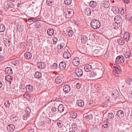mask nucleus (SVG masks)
<instances>
[{"instance_id":"1","label":"nucleus","mask_w":132,"mask_h":132,"mask_svg":"<svg viewBox=\"0 0 132 132\" xmlns=\"http://www.w3.org/2000/svg\"><path fill=\"white\" fill-rule=\"evenodd\" d=\"M74 11L71 9H68L64 10L63 14L65 15L66 18H70L74 14Z\"/></svg>"},{"instance_id":"2","label":"nucleus","mask_w":132,"mask_h":132,"mask_svg":"<svg viewBox=\"0 0 132 132\" xmlns=\"http://www.w3.org/2000/svg\"><path fill=\"white\" fill-rule=\"evenodd\" d=\"M91 27L94 29L99 28L100 27L101 24L100 22L97 20H92L90 22Z\"/></svg>"},{"instance_id":"3","label":"nucleus","mask_w":132,"mask_h":132,"mask_svg":"<svg viewBox=\"0 0 132 132\" xmlns=\"http://www.w3.org/2000/svg\"><path fill=\"white\" fill-rule=\"evenodd\" d=\"M96 75L97 74L95 72L92 71L89 74H87L86 78L89 80H93L96 79L95 77Z\"/></svg>"},{"instance_id":"4","label":"nucleus","mask_w":132,"mask_h":132,"mask_svg":"<svg viewBox=\"0 0 132 132\" xmlns=\"http://www.w3.org/2000/svg\"><path fill=\"white\" fill-rule=\"evenodd\" d=\"M124 60V58L123 56L119 55L116 57V62L117 63H123Z\"/></svg>"},{"instance_id":"5","label":"nucleus","mask_w":132,"mask_h":132,"mask_svg":"<svg viewBox=\"0 0 132 132\" xmlns=\"http://www.w3.org/2000/svg\"><path fill=\"white\" fill-rule=\"evenodd\" d=\"M72 63L75 66H78L80 63L79 59L77 57L74 58L73 60Z\"/></svg>"},{"instance_id":"6","label":"nucleus","mask_w":132,"mask_h":132,"mask_svg":"<svg viewBox=\"0 0 132 132\" xmlns=\"http://www.w3.org/2000/svg\"><path fill=\"white\" fill-rule=\"evenodd\" d=\"M75 73L76 76L78 77H80L82 75L83 72L82 70L80 69H78L76 70Z\"/></svg>"},{"instance_id":"7","label":"nucleus","mask_w":132,"mask_h":132,"mask_svg":"<svg viewBox=\"0 0 132 132\" xmlns=\"http://www.w3.org/2000/svg\"><path fill=\"white\" fill-rule=\"evenodd\" d=\"M114 21L117 23L120 24L122 22V19L121 16L117 15L115 17Z\"/></svg>"},{"instance_id":"8","label":"nucleus","mask_w":132,"mask_h":132,"mask_svg":"<svg viewBox=\"0 0 132 132\" xmlns=\"http://www.w3.org/2000/svg\"><path fill=\"white\" fill-rule=\"evenodd\" d=\"M26 13L28 15H34L33 9L31 8H28L26 11Z\"/></svg>"},{"instance_id":"9","label":"nucleus","mask_w":132,"mask_h":132,"mask_svg":"<svg viewBox=\"0 0 132 132\" xmlns=\"http://www.w3.org/2000/svg\"><path fill=\"white\" fill-rule=\"evenodd\" d=\"M63 56L64 58L68 59L71 57V55L70 52L67 51L64 52Z\"/></svg>"},{"instance_id":"10","label":"nucleus","mask_w":132,"mask_h":132,"mask_svg":"<svg viewBox=\"0 0 132 132\" xmlns=\"http://www.w3.org/2000/svg\"><path fill=\"white\" fill-rule=\"evenodd\" d=\"M63 90L66 93H68L70 90V86L66 85L63 86Z\"/></svg>"},{"instance_id":"11","label":"nucleus","mask_w":132,"mask_h":132,"mask_svg":"<svg viewBox=\"0 0 132 132\" xmlns=\"http://www.w3.org/2000/svg\"><path fill=\"white\" fill-rule=\"evenodd\" d=\"M14 126L13 125L10 124L7 125V129L8 131L12 132L14 130Z\"/></svg>"},{"instance_id":"12","label":"nucleus","mask_w":132,"mask_h":132,"mask_svg":"<svg viewBox=\"0 0 132 132\" xmlns=\"http://www.w3.org/2000/svg\"><path fill=\"white\" fill-rule=\"evenodd\" d=\"M63 78L62 76H59L56 78L55 81L57 84H60L62 82Z\"/></svg>"},{"instance_id":"13","label":"nucleus","mask_w":132,"mask_h":132,"mask_svg":"<svg viewBox=\"0 0 132 132\" xmlns=\"http://www.w3.org/2000/svg\"><path fill=\"white\" fill-rule=\"evenodd\" d=\"M117 115L119 118H122L124 116V113L122 110H119L117 112Z\"/></svg>"},{"instance_id":"14","label":"nucleus","mask_w":132,"mask_h":132,"mask_svg":"<svg viewBox=\"0 0 132 132\" xmlns=\"http://www.w3.org/2000/svg\"><path fill=\"white\" fill-rule=\"evenodd\" d=\"M130 37V33L128 32H126L124 35L123 37L124 39L127 41H128Z\"/></svg>"},{"instance_id":"15","label":"nucleus","mask_w":132,"mask_h":132,"mask_svg":"<svg viewBox=\"0 0 132 132\" xmlns=\"http://www.w3.org/2000/svg\"><path fill=\"white\" fill-rule=\"evenodd\" d=\"M112 94L113 97L114 98H116L119 96V92L117 90H114L112 92Z\"/></svg>"},{"instance_id":"16","label":"nucleus","mask_w":132,"mask_h":132,"mask_svg":"<svg viewBox=\"0 0 132 132\" xmlns=\"http://www.w3.org/2000/svg\"><path fill=\"white\" fill-rule=\"evenodd\" d=\"M92 66L90 65H86L84 67V70L86 72H90L92 70Z\"/></svg>"},{"instance_id":"17","label":"nucleus","mask_w":132,"mask_h":132,"mask_svg":"<svg viewBox=\"0 0 132 132\" xmlns=\"http://www.w3.org/2000/svg\"><path fill=\"white\" fill-rule=\"evenodd\" d=\"M25 57L27 59H30L32 57V54L29 52H26L24 54Z\"/></svg>"},{"instance_id":"18","label":"nucleus","mask_w":132,"mask_h":132,"mask_svg":"<svg viewBox=\"0 0 132 132\" xmlns=\"http://www.w3.org/2000/svg\"><path fill=\"white\" fill-rule=\"evenodd\" d=\"M37 65L39 68L40 69H43L46 66L45 63L41 62L38 63Z\"/></svg>"},{"instance_id":"19","label":"nucleus","mask_w":132,"mask_h":132,"mask_svg":"<svg viewBox=\"0 0 132 132\" xmlns=\"http://www.w3.org/2000/svg\"><path fill=\"white\" fill-rule=\"evenodd\" d=\"M26 89L28 92L30 93L31 92L33 89V86L30 85H27L26 87Z\"/></svg>"},{"instance_id":"20","label":"nucleus","mask_w":132,"mask_h":132,"mask_svg":"<svg viewBox=\"0 0 132 132\" xmlns=\"http://www.w3.org/2000/svg\"><path fill=\"white\" fill-rule=\"evenodd\" d=\"M59 68L61 69H64L66 67V64L65 62L63 61L61 62L59 65Z\"/></svg>"},{"instance_id":"21","label":"nucleus","mask_w":132,"mask_h":132,"mask_svg":"<svg viewBox=\"0 0 132 132\" xmlns=\"http://www.w3.org/2000/svg\"><path fill=\"white\" fill-rule=\"evenodd\" d=\"M77 104L79 106L82 107L84 105V103L83 101L81 100H78L77 102Z\"/></svg>"},{"instance_id":"22","label":"nucleus","mask_w":132,"mask_h":132,"mask_svg":"<svg viewBox=\"0 0 132 132\" xmlns=\"http://www.w3.org/2000/svg\"><path fill=\"white\" fill-rule=\"evenodd\" d=\"M84 12L86 15H89L91 13V10L90 8H86Z\"/></svg>"},{"instance_id":"23","label":"nucleus","mask_w":132,"mask_h":132,"mask_svg":"<svg viewBox=\"0 0 132 132\" xmlns=\"http://www.w3.org/2000/svg\"><path fill=\"white\" fill-rule=\"evenodd\" d=\"M102 3V6H103L105 8H108L110 5L109 2L106 1H104Z\"/></svg>"},{"instance_id":"24","label":"nucleus","mask_w":132,"mask_h":132,"mask_svg":"<svg viewBox=\"0 0 132 132\" xmlns=\"http://www.w3.org/2000/svg\"><path fill=\"white\" fill-rule=\"evenodd\" d=\"M13 79V77L10 75L6 76L5 77L6 80L8 82H10Z\"/></svg>"},{"instance_id":"25","label":"nucleus","mask_w":132,"mask_h":132,"mask_svg":"<svg viewBox=\"0 0 132 132\" xmlns=\"http://www.w3.org/2000/svg\"><path fill=\"white\" fill-rule=\"evenodd\" d=\"M112 10L113 11V13L116 14L119 13L120 11L118 7L116 6L113 7Z\"/></svg>"},{"instance_id":"26","label":"nucleus","mask_w":132,"mask_h":132,"mask_svg":"<svg viewBox=\"0 0 132 132\" xmlns=\"http://www.w3.org/2000/svg\"><path fill=\"white\" fill-rule=\"evenodd\" d=\"M97 5L96 3L94 1H92L90 2L89 3V6L92 8H94Z\"/></svg>"},{"instance_id":"27","label":"nucleus","mask_w":132,"mask_h":132,"mask_svg":"<svg viewBox=\"0 0 132 132\" xmlns=\"http://www.w3.org/2000/svg\"><path fill=\"white\" fill-rule=\"evenodd\" d=\"M87 39L88 38L85 35H83L81 36V40L82 43H86Z\"/></svg>"},{"instance_id":"28","label":"nucleus","mask_w":132,"mask_h":132,"mask_svg":"<svg viewBox=\"0 0 132 132\" xmlns=\"http://www.w3.org/2000/svg\"><path fill=\"white\" fill-rule=\"evenodd\" d=\"M59 112L61 113L63 112L64 110V106L62 104H60L58 108Z\"/></svg>"},{"instance_id":"29","label":"nucleus","mask_w":132,"mask_h":132,"mask_svg":"<svg viewBox=\"0 0 132 132\" xmlns=\"http://www.w3.org/2000/svg\"><path fill=\"white\" fill-rule=\"evenodd\" d=\"M4 39V43L5 46H9L10 45V41L7 38Z\"/></svg>"},{"instance_id":"30","label":"nucleus","mask_w":132,"mask_h":132,"mask_svg":"<svg viewBox=\"0 0 132 132\" xmlns=\"http://www.w3.org/2000/svg\"><path fill=\"white\" fill-rule=\"evenodd\" d=\"M35 77L37 78H40L42 77V74L39 72H36L34 74Z\"/></svg>"},{"instance_id":"31","label":"nucleus","mask_w":132,"mask_h":132,"mask_svg":"<svg viewBox=\"0 0 132 132\" xmlns=\"http://www.w3.org/2000/svg\"><path fill=\"white\" fill-rule=\"evenodd\" d=\"M117 43L119 45H122L125 44V41L122 38L118 39L117 40Z\"/></svg>"},{"instance_id":"32","label":"nucleus","mask_w":132,"mask_h":132,"mask_svg":"<svg viewBox=\"0 0 132 132\" xmlns=\"http://www.w3.org/2000/svg\"><path fill=\"white\" fill-rule=\"evenodd\" d=\"M54 30L53 29H48L47 30V33L49 35H52L54 33Z\"/></svg>"},{"instance_id":"33","label":"nucleus","mask_w":132,"mask_h":132,"mask_svg":"<svg viewBox=\"0 0 132 132\" xmlns=\"http://www.w3.org/2000/svg\"><path fill=\"white\" fill-rule=\"evenodd\" d=\"M12 64L15 65H17L19 64V61L15 59H13L12 62Z\"/></svg>"},{"instance_id":"34","label":"nucleus","mask_w":132,"mask_h":132,"mask_svg":"<svg viewBox=\"0 0 132 132\" xmlns=\"http://www.w3.org/2000/svg\"><path fill=\"white\" fill-rule=\"evenodd\" d=\"M125 18L128 21H130L132 20L131 16L130 14H126Z\"/></svg>"},{"instance_id":"35","label":"nucleus","mask_w":132,"mask_h":132,"mask_svg":"<svg viewBox=\"0 0 132 132\" xmlns=\"http://www.w3.org/2000/svg\"><path fill=\"white\" fill-rule=\"evenodd\" d=\"M77 116V114L75 112H71L70 113V117L72 118H75Z\"/></svg>"},{"instance_id":"36","label":"nucleus","mask_w":132,"mask_h":132,"mask_svg":"<svg viewBox=\"0 0 132 132\" xmlns=\"http://www.w3.org/2000/svg\"><path fill=\"white\" fill-rule=\"evenodd\" d=\"M57 124L59 127L62 128L64 126V122L61 121H59L57 122Z\"/></svg>"},{"instance_id":"37","label":"nucleus","mask_w":132,"mask_h":132,"mask_svg":"<svg viewBox=\"0 0 132 132\" xmlns=\"http://www.w3.org/2000/svg\"><path fill=\"white\" fill-rule=\"evenodd\" d=\"M110 126V123L108 122L105 121L103 123V126L104 127V128H108Z\"/></svg>"},{"instance_id":"38","label":"nucleus","mask_w":132,"mask_h":132,"mask_svg":"<svg viewBox=\"0 0 132 132\" xmlns=\"http://www.w3.org/2000/svg\"><path fill=\"white\" fill-rule=\"evenodd\" d=\"M114 115L112 113H109L108 116L107 120L112 119L114 118Z\"/></svg>"},{"instance_id":"39","label":"nucleus","mask_w":132,"mask_h":132,"mask_svg":"<svg viewBox=\"0 0 132 132\" xmlns=\"http://www.w3.org/2000/svg\"><path fill=\"white\" fill-rule=\"evenodd\" d=\"M46 3L48 5L51 6L54 4V1L53 0H47Z\"/></svg>"},{"instance_id":"40","label":"nucleus","mask_w":132,"mask_h":132,"mask_svg":"<svg viewBox=\"0 0 132 132\" xmlns=\"http://www.w3.org/2000/svg\"><path fill=\"white\" fill-rule=\"evenodd\" d=\"M67 31L68 32V35L70 37L72 36L73 34V32L72 30L67 29Z\"/></svg>"},{"instance_id":"41","label":"nucleus","mask_w":132,"mask_h":132,"mask_svg":"<svg viewBox=\"0 0 132 132\" xmlns=\"http://www.w3.org/2000/svg\"><path fill=\"white\" fill-rule=\"evenodd\" d=\"M72 129L75 131H76L78 129L77 125L75 123H73L72 125Z\"/></svg>"},{"instance_id":"42","label":"nucleus","mask_w":132,"mask_h":132,"mask_svg":"<svg viewBox=\"0 0 132 132\" xmlns=\"http://www.w3.org/2000/svg\"><path fill=\"white\" fill-rule=\"evenodd\" d=\"M26 114L29 115L31 113V110L30 109L29 107H27L25 110Z\"/></svg>"},{"instance_id":"43","label":"nucleus","mask_w":132,"mask_h":132,"mask_svg":"<svg viewBox=\"0 0 132 132\" xmlns=\"http://www.w3.org/2000/svg\"><path fill=\"white\" fill-rule=\"evenodd\" d=\"M5 29V27L4 25L3 24H0V32H2L4 31Z\"/></svg>"},{"instance_id":"44","label":"nucleus","mask_w":132,"mask_h":132,"mask_svg":"<svg viewBox=\"0 0 132 132\" xmlns=\"http://www.w3.org/2000/svg\"><path fill=\"white\" fill-rule=\"evenodd\" d=\"M124 56L126 58H129L130 56L129 53L128 52L126 51L124 52Z\"/></svg>"},{"instance_id":"45","label":"nucleus","mask_w":132,"mask_h":132,"mask_svg":"<svg viewBox=\"0 0 132 132\" xmlns=\"http://www.w3.org/2000/svg\"><path fill=\"white\" fill-rule=\"evenodd\" d=\"M65 46V44L63 43H61L60 44H58L57 46V47L58 49H61Z\"/></svg>"},{"instance_id":"46","label":"nucleus","mask_w":132,"mask_h":132,"mask_svg":"<svg viewBox=\"0 0 132 132\" xmlns=\"http://www.w3.org/2000/svg\"><path fill=\"white\" fill-rule=\"evenodd\" d=\"M72 0H64V2L65 4L67 5H69L71 3Z\"/></svg>"},{"instance_id":"47","label":"nucleus","mask_w":132,"mask_h":132,"mask_svg":"<svg viewBox=\"0 0 132 132\" xmlns=\"http://www.w3.org/2000/svg\"><path fill=\"white\" fill-rule=\"evenodd\" d=\"M30 117V115H29L26 114H24L23 116V119L24 120H26L28 118Z\"/></svg>"},{"instance_id":"48","label":"nucleus","mask_w":132,"mask_h":132,"mask_svg":"<svg viewBox=\"0 0 132 132\" xmlns=\"http://www.w3.org/2000/svg\"><path fill=\"white\" fill-rule=\"evenodd\" d=\"M131 81L132 80L131 78L129 77L128 78H127V79L126 80V83L128 85H130Z\"/></svg>"},{"instance_id":"49","label":"nucleus","mask_w":132,"mask_h":132,"mask_svg":"<svg viewBox=\"0 0 132 132\" xmlns=\"http://www.w3.org/2000/svg\"><path fill=\"white\" fill-rule=\"evenodd\" d=\"M91 132H98V129L97 127H94L91 129Z\"/></svg>"},{"instance_id":"50","label":"nucleus","mask_w":132,"mask_h":132,"mask_svg":"<svg viewBox=\"0 0 132 132\" xmlns=\"http://www.w3.org/2000/svg\"><path fill=\"white\" fill-rule=\"evenodd\" d=\"M39 13V11L37 10L36 9L35 10L33 9V13L34 15H34V16L37 15Z\"/></svg>"},{"instance_id":"51","label":"nucleus","mask_w":132,"mask_h":132,"mask_svg":"<svg viewBox=\"0 0 132 132\" xmlns=\"http://www.w3.org/2000/svg\"><path fill=\"white\" fill-rule=\"evenodd\" d=\"M40 23L39 22H37L35 24V27L36 28H38L40 26Z\"/></svg>"},{"instance_id":"52","label":"nucleus","mask_w":132,"mask_h":132,"mask_svg":"<svg viewBox=\"0 0 132 132\" xmlns=\"http://www.w3.org/2000/svg\"><path fill=\"white\" fill-rule=\"evenodd\" d=\"M53 43L54 44H56L57 41V39L56 37H54L53 38Z\"/></svg>"},{"instance_id":"53","label":"nucleus","mask_w":132,"mask_h":132,"mask_svg":"<svg viewBox=\"0 0 132 132\" xmlns=\"http://www.w3.org/2000/svg\"><path fill=\"white\" fill-rule=\"evenodd\" d=\"M5 105L6 108H9V107L10 104L9 103L8 101H6L5 102Z\"/></svg>"},{"instance_id":"54","label":"nucleus","mask_w":132,"mask_h":132,"mask_svg":"<svg viewBox=\"0 0 132 132\" xmlns=\"http://www.w3.org/2000/svg\"><path fill=\"white\" fill-rule=\"evenodd\" d=\"M114 67L115 69H117L118 70H119L120 69V68L119 66L117 64H114Z\"/></svg>"},{"instance_id":"55","label":"nucleus","mask_w":132,"mask_h":132,"mask_svg":"<svg viewBox=\"0 0 132 132\" xmlns=\"http://www.w3.org/2000/svg\"><path fill=\"white\" fill-rule=\"evenodd\" d=\"M34 19V18L31 17L28 19V20L29 22L32 23L33 22V20Z\"/></svg>"},{"instance_id":"56","label":"nucleus","mask_w":132,"mask_h":132,"mask_svg":"<svg viewBox=\"0 0 132 132\" xmlns=\"http://www.w3.org/2000/svg\"><path fill=\"white\" fill-rule=\"evenodd\" d=\"M113 73H114V75L116 76H118V72L117 70H115L113 72Z\"/></svg>"},{"instance_id":"57","label":"nucleus","mask_w":132,"mask_h":132,"mask_svg":"<svg viewBox=\"0 0 132 132\" xmlns=\"http://www.w3.org/2000/svg\"><path fill=\"white\" fill-rule=\"evenodd\" d=\"M81 87V85L80 83H78L76 84V87L78 89H79Z\"/></svg>"},{"instance_id":"58","label":"nucleus","mask_w":132,"mask_h":132,"mask_svg":"<svg viewBox=\"0 0 132 132\" xmlns=\"http://www.w3.org/2000/svg\"><path fill=\"white\" fill-rule=\"evenodd\" d=\"M95 104V102L93 101H90L89 103V104L90 105H91L92 106H94Z\"/></svg>"},{"instance_id":"59","label":"nucleus","mask_w":132,"mask_h":132,"mask_svg":"<svg viewBox=\"0 0 132 132\" xmlns=\"http://www.w3.org/2000/svg\"><path fill=\"white\" fill-rule=\"evenodd\" d=\"M26 45V44L24 43H22L21 44H20V46L22 48H23L25 47Z\"/></svg>"},{"instance_id":"60","label":"nucleus","mask_w":132,"mask_h":132,"mask_svg":"<svg viewBox=\"0 0 132 132\" xmlns=\"http://www.w3.org/2000/svg\"><path fill=\"white\" fill-rule=\"evenodd\" d=\"M56 108L55 107H53L52 108V111L53 112H55L56 111Z\"/></svg>"},{"instance_id":"61","label":"nucleus","mask_w":132,"mask_h":132,"mask_svg":"<svg viewBox=\"0 0 132 132\" xmlns=\"http://www.w3.org/2000/svg\"><path fill=\"white\" fill-rule=\"evenodd\" d=\"M27 42L29 45H30L32 43V40L31 39H29Z\"/></svg>"},{"instance_id":"62","label":"nucleus","mask_w":132,"mask_h":132,"mask_svg":"<svg viewBox=\"0 0 132 132\" xmlns=\"http://www.w3.org/2000/svg\"><path fill=\"white\" fill-rule=\"evenodd\" d=\"M57 64L56 63H54L53 65V66L54 68V69H56L57 67Z\"/></svg>"},{"instance_id":"63","label":"nucleus","mask_w":132,"mask_h":132,"mask_svg":"<svg viewBox=\"0 0 132 132\" xmlns=\"http://www.w3.org/2000/svg\"><path fill=\"white\" fill-rule=\"evenodd\" d=\"M28 96L29 97H30V95L29 94H25L23 95V96L25 98L27 97Z\"/></svg>"},{"instance_id":"64","label":"nucleus","mask_w":132,"mask_h":132,"mask_svg":"<svg viewBox=\"0 0 132 132\" xmlns=\"http://www.w3.org/2000/svg\"><path fill=\"white\" fill-rule=\"evenodd\" d=\"M4 59V56H0V62L2 61Z\"/></svg>"}]
</instances>
